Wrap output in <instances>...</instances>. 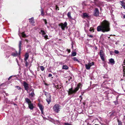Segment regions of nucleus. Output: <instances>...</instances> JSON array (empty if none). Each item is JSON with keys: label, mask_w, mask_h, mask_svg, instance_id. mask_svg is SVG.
<instances>
[{"label": "nucleus", "mask_w": 125, "mask_h": 125, "mask_svg": "<svg viewBox=\"0 0 125 125\" xmlns=\"http://www.w3.org/2000/svg\"><path fill=\"white\" fill-rule=\"evenodd\" d=\"M98 31H101L103 32L110 31V23L106 20H104L101 23V25L98 26L97 28Z\"/></svg>", "instance_id": "obj_1"}, {"label": "nucleus", "mask_w": 125, "mask_h": 125, "mask_svg": "<svg viewBox=\"0 0 125 125\" xmlns=\"http://www.w3.org/2000/svg\"><path fill=\"white\" fill-rule=\"evenodd\" d=\"M82 87V84L81 83H79L77 86L73 90V87L69 89L68 94H75L78 90L80 88Z\"/></svg>", "instance_id": "obj_2"}, {"label": "nucleus", "mask_w": 125, "mask_h": 125, "mask_svg": "<svg viewBox=\"0 0 125 125\" xmlns=\"http://www.w3.org/2000/svg\"><path fill=\"white\" fill-rule=\"evenodd\" d=\"M45 95L46 96L47 98L46 101L48 104H49L51 102V96L50 94L45 91L43 92Z\"/></svg>", "instance_id": "obj_3"}, {"label": "nucleus", "mask_w": 125, "mask_h": 125, "mask_svg": "<svg viewBox=\"0 0 125 125\" xmlns=\"http://www.w3.org/2000/svg\"><path fill=\"white\" fill-rule=\"evenodd\" d=\"M61 107L59 105L56 104L53 106V109L55 112L58 113L60 111Z\"/></svg>", "instance_id": "obj_4"}, {"label": "nucleus", "mask_w": 125, "mask_h": 125, "mask_svg": "<svg viewBox=\"0 0 125 125\" xmlns=\"http://www.w3.org/2000/svg\"><path fill=\"white\" fill-rule=\"evenodd\" d=\"M99 53L101 59L103 61H104L105 60V55L104 52L102 50H100Z\"/></svg>", "instance_id": "obj_5"}, {"label": "nucleus", "mask_w": 125, "mask_h": 125, "mask_svg": "<svg viewBox=\"0 0 125 125\" xmlns=\"http://www.w3.org/2000/svg\"><path fill=\"white\" fill-rule=\"evenodd\" d=\"M58 25L59 26L61 27L62 30H64L65 28L67 26V22H65L64 23H60Z\"/></svg>", "instance_id": "obj_6"}, {"label": "nucleus", "mask_w": 125, "mask_h": 125, "mask_svg": "<svg viewBox=\"0 0 125 125\" xmlns=\"http://www.w3.org/2000/svg\"><path fill=\"white\" fill-rule=\"evenodd\" d=\"M99 15V11L98 9L97 8L95 9L94 11V15L95 16H97Z\"/></svg>", "instance_id": "obj_7"}, {"label": "nucleus", "mask_w": 125, "mask_h": 125, "mask_svg": "<svg viewBox=\"0 0 125 125\" xmlns=\"http://www.w3.org/2000/svg\"><path fill=\"white\" fill-rule=\"evenodd\" d=\"M23 86L24 87L25 90L28 91L29 88L28 84L25 81H23Z\"/></svg>", "instance_id": "obj_8"}, {"label": "nucleus", "mask_w": 125, "mask_h": 125, "mask_svg": "<svg viewBox=\"0 0 125 125\" xmlns=\"http://www.w3.org/2000/svg\"><path fill=\"white\" fill-rule=\"evenodd\" d=\"M38 107H39V108L41 110L42 113V114H43V109H44V107L40 103H39L38 104Z\"/></svg>", "instance_id": "obj_9"}, {"label": "nucleus", "mask_w": 125, "mask_h": 125, "mask_svg": "<svg viewBox=\"0 0 125 125\" xmlns=\"http://www.w3.org/2000/svg\"><path fill=\"white\" fill-rule=\"evenodd\" d=\"M109 63H110L111 64L113 65L115 63V61L114 60L113 58H111L109 59Z\"/></svg>", "instance_id": "obj_10"}, {"label": "nucleus", "mask_w": 125, "mask_h": 125, "mask_svg": "<svg viewBox=\"0 0 125 125\" xmlns=\"http://www.w3.org/2000/svg\"><path fill=\"white\" fill-rule=\"evenodd\" d=\"M29 95L30 97L33 98L35 96V94L34 91H33L31 93H29Z\"/></svg>", "instance_id": "obj_11"}, {"label": "nucleus", "mask_w": 125, "mask_h": 125, "mask_svg": "<svg viewBox=\"0 0 125 125\" xmlns=\"http://www.w3.org/2000/svg\"><path fill=\"white\" fill-rule=\"evenodd\" d=\"M21 41H19V54H20V52L21 50Z\"/></svg>", "instance_id": "obj_12"}, {"label": "nucleus", "mask_w": 125, "mask_h": 125, "mask_svg": "<svg viewBox=\"0 0 125 125\" xmlns=\"http://www.w3.org/2000/svg\"><path fill=\"white\" fill-rule=\"evenodd\" d=\"M28 104L29 108L31 110H32L34 108L33 104L31 103Z\"/></svg>", "instance_id": "obj_13"}, {"label": "nucleus", "mask_w": 125, "mask_h": 125, "mask_svg": "<svg viewBox=\"0 0 125 125\" xmlns=\"http://www.w3.org/2000/svg\"><path fill=\"white\" fill-rule=\"evenodd\" d=\"M29 57V54L28 53H26L25 55V58L24 59V60H27Z\"/></svg>", "instance_id": "obj_14"}, {"label": "nucleus", "mask_w": 125, "mask_h": 125, "mask_svg": "<svg viewBox=\"0 0 125 125\" xmlns=\"http://www.w3.org/2000/svg\"><path fill=\"white\" fill-rule=\"evenodd\" d=\"M25 100L28 104L31 103V102L30 100L28 98H26L25 99Z\"/></svg>", "instance_id": "obj_15"}, {"label": "nucleus", "mask_w": 125, "mask_h": 125, "mask_svg": "<svg viewBox=\"0 0 125 125\" xmlns=\"http://www.w3.org/2000/svg\"><path fill=\"white\" fill-rule=\"evenodd\" d=\"M11 55L14 57H16L18 56V53L16 51L15 53H13L11 54Z\"/></svg>", "instance_id": "obj_16"}, {"label": "nucleus", "mask_w": 125, "mask_h": 125, "mask_svg": "<svg viewBox=\"0 0 125 125\" xmlns=\"http://www.w3.org/2000/svg\"><path fill=\"white\" fill-rule=\"evenodd\" d=\"M85 66L86 69L87 70H89L91 67L88 63L87 64H85Z\"/></svg>", "instance_id": "obj_17"}, {"label": "nucleus", "mask_w": 125, "mask_h": 125, "mask_svg": "<svg viewBox=\"0 0 125 125\" xmlns=\"http://www.w3.org/2000/svg\"><path fill=\"white\" fill-rule=\"evenodd\" d=\"M69 67L66 65H63L62 66V69L65 70H67L68 69Z\"/></svg>", "instance_id": "obj_18"}, {"label": "nucleus", "mask_w": 125, "mask_h": 125, "mask_svg": "<svg viewBox=\"0 0 125 125\" xmlns=\"http://www.w3.org/2000/svg\"><path fill=\"white\" fill-rule=\"evenodd\" d=\"M29 22L31 23H34V21L33 20V17H32L31 19H29Z\"/></svg>", "instance_id": "obj_19"}, {"label": "nucleus", "mask_w": 125, "mask_h": 125, "mask_svg": "<svg viewBox=\"0 0 125 125\" xmlns=\"http://www.w3.org/2000/svg\"><path fill=\"white\" fill-rule=\"evenodd\" d=\"M83 17L84 18H88L89 17V16L86 13H84L83 14Z\"/></svg>", "instance_id": "obj_20"}, {"label": "nucleus", "mask_w": 125, "mask_h": 125, "mask_svg": "<svg viewBox=\"0 0 125 125\" xmlns=\"http://www.w3.org/2000/svg\"><path fill=\"white\" fill-rule=\"evenodd\" d=\"M40 34H41L43 36L44 35H45L46 34V33L43 30H41V31L40 32Z\"/></svg>", "instance_id": "obj_21"}, {"label": "nucleus", "mask_w": 125, "mask_h": 125, "mask_svg": "<svg viewBox=\"0 0 125 125\" xmlns=\"http://www.w3.org/2000/svg\"><path fill=\"white\" fill-rule=\"evenodd\" d=\"M10 53L9 52H6V57L7 58H8L10 56Z\"/></svg>", "instance_id": "obj_22"}, {"label": "nucleus", "mask_w": 125, "mask_h": 125, "mask_svg": "<svg viewBox=\"0 0 125 125\" xmlns=\"http://www.w3.org/2000/svg\"><path fill=\"white\" fill-rule=\"evenodd\" d=\"M117 121L118 123V125H122V122L121 121L119 120V119H117Z\"/></svg>", "instance_id": "obj_23"}, {"label": "nucleus", "mask_w": 125, "mask_h": 125, "mask_svg": "<svg viewBox=\"0 0 125 125\" xmlns=\"http://www.w3.org/2000/svg\"><path fill=\"white\" fill-rule=\"evenodd\" d=\"M88 63L91 67L94 65V62H89Z\"/></svg>", "instance_id": "obj_24"}, {"label": "nucleus", "mask_w": 125, "mask_h": 125, "mask_svg": "<svg viewBox=\"0 0 125 125\" xmlns=\"http://www.w3.org/2000/svg\"><path fill=\"white\" fill-rule=\"evenodd\" d=\"M73 60L74 61H76L79 62V60L76 57H74L73 58Z\"/></svg>", "instance_id": "obj_25"}, {"label": "nucleus", "mask_w": 125, "mask_h": 125, "mask_svg": "<svg viewBox=\"0 0 125 125\" xmlns=\"http://www.w3.org/2000/svg\"><path fill=\"white\" fill-rule=\"evenodd\" d=\"M40 68L41 70L42 71H43L44 70V67H43V66H40Z\"/></svg>", "instance_id": "obj_26"}, {"label": "nucleus", "mask_w": 125, "mask_h": 125, "mask_svg": "<svg viewBox=\"0 0 125 125\" xmlns=\"http://www.w3.org/2000/svg\"><path fill=\"white\" fill-rule=\"evenodd\" d=\"M44 12L43 10L41 8V15L42 16H43L44 15Z\"/></svg>", "instance_id": "obj_27"}, {"label": "nucleus", "mask_w": 125, "mask_h": 125, "mask_svg": "<svg viewBox=\"0 0 125 125\" xmlns=\"http://www.w3.org/2000/svg\"><path fill=\"white\" fill-rule=\"evenodd\" d=\"M68 17L70 18H71V13L70 12H68L67 14Z\"/></svg>", "instance_id": "obj_28"}, {"label": "nucleus", "mask_w": 125, "mask_h": 125, "mask_svg": "<svg viewBox=\"0 0 125 125\" xmlns=\"http://www.w3.org/2000/svg\"><path fill=\"white\" fill-rule=\"evenodd\" d=\"M104 78L108 79L109 78L108 76L106 74L104 75L103 77Z\"/></svg>", "instance_id": "obj_29"}, {"label": "nucleus", "mask_w": 125, "mask_h": 125, "mask_svg": "<svg viewBox=\"0 0 125 125\" xmlns=\"http://www.w3.org/2000/svg\"><path fill=\"white\" fill-rule=\"evenodd\" d=\"M25 61V66L26 67H27L29 65L27 61V60H24Z\"/></svg>", "instance_id": "obj_30"}, {"label": "nucleus", "mask_w": 125, "mask_h": 125, "mask_svg": "<svg viewBox=\"0 0 125 125\" xmlns=\"http://www.w3.org/2000/svg\"><path fill=\"white\" fill-rule=\"evenodd\" d=\"M76 53L75 52H73L72 53V56H75L76 55Z\"/></svg>", "instance_id": "obj_31"}, {"label": "nucleus", "mask_w": 125, "mask_h": 125, "mask_svg": "<svg viewBox=\"0 0 125 125\" xmlns=\"http://www.w3.org/2000/svg\"><path fill=\"white\" fill-rule=\"evenodd\" d=\"M42 20L44 21L45 25H46L47 23L46 20V19H43Z\"/></svg>", "instance_id": "obj_32"}, {"label": "nucleus", "mask_w": 125, "mask_h": 125, "mask_svg": "<svg viewBox=\"0 0 125 125\" xmlns=\"http://www.w3.org/2000/svg\"><path fill=\"white\" fill-rule=\"evenodd\" d=\"M21 34L23 37H24L26 36V35L24 34V32H23Z\"/></svg>", "instance_id": "obj_33"}, {"label": "nucleus", "mask_w": 125, "mask_h": 125, "mask_svg": "<svg viewBox=\"0 0 125 125\" xmlns=\"http://www.w3.org/2000/svg\"><path fill=\"white\" fill-rule=\"evenodd\" d=\"M15 87V88H17V89L19 90H20L21 89V87L18 86H16Z\"/></svg>", "instance_id": "obj_34"}, {"label": "nucleus", "mask_w": 125, "mask_h": 125, "mask_svg": "<svg viewBox=\"0 0 125 125\" xmlns=\"http://www.w3.org/2000/svg\"><path fill=\"white\" fill-rule=\"evenodd\" d=\"M114 52L116 54H118L119 53V52L118 51L116 50H115Z\"/></svg>", "instance_id": "obj_35"}, {"label": "nucleus", "mask_w": 125, "mask_h": 125, "mask_svg": "<svg viewBox=\"0 0 125 125\" xmlns=\"http://www.w3.org/2000/svg\"><path fill=\"white\" fill-rule=\"evenodd\" d=\"M43 36V37H44V38H45L46 39H47L48 38V36L47 35H44Z\"/></svg>", "instance_id": "obj_36"}, {"label": "nucleus", "mask_w": 125, "mask_h": 125, "mask_svg": "<svg viewBox=\"0 0 125 125\" xmlns=\"http://www.w3.org/2000/svg\"><path fill=\"white\" fill-rule=\"evenodd\" d=\"M64 125H72L69 123H64Z\"/></svg>", "instance_id": "obj_37"}, {"label": "nucleus", "mask_w": 125, "mask_h": 125, "mask_svg": "<svg viewBox=\"0 0 125 125\" xmlns=\"http://www.w3.org/2000/svg\"><path fill=\"white\" fill-rule=\"evenodd\" d=\"M29 90L30 91V92L31 91L32 92L33 91H34V89H32L31 88H30L29 89Z\"/></svg>", "instance_id": "obj_38"}, {"label": "nucleus", "mask_w": 125, "mask_h": 125, "mask_svg": "<svg viewBox=\"0 0 125 125\" xmlns=\"http://www.w3.org/2000/svg\"><path fill=\"white\" fill-rule=\"evenodd\" d=\"M72 79V77H68V80L70 81Z\"/></svg>", "instance_id": "obj_39"}, {"label": "nucleus", "mask_w": 125, "mask_h": 125, "mask_svg": "<svg viewBox=\"0 0 125 125\" xmlns=\"http://www.w3.org/2000/svg\"><path fill=\"white\" fill-rule=\"evenodd\" d=\"M113 102L115 104H116L118 103V101H115Z\"/></svg>", "instance_id": "obj_40"}, {"label": "nucleus", "mask_w": 125, "mask_h": 125, "mask_svg": "<svg viewBox=\"0 0 125 125\" xmlns=\"http://www.w3.org/2000/svg\"><path fill=\"white\" fill-rule=\"evenodd\" d=\"M56 10H59V7L57 5L56 6Z\"/></svg>", "instance_id": "obj_41"}, {"label": "nucleus", "mask_w": 125, "mask_h": 125, "mask_svg": "<svg viewBox=\"0 0 125 125\" xmlns=\"http://www.w3.org/2000/svg\"><path fill=\"white\" fill-rule=\"evenodd\" d=\"M52 74H51L49 73V74L48 77H51L52 76Z\"/></svg>", "instance_id": "obj_42"}, {"label": "nucleus", "mask_w": 125, "mask_h": 125, "mask_svg": "<svg viewBox=\"0 0 125 125\" xmlns=\"http://www.w3.org/2000/svg\"><path fill=\"white\" fill-rule=\"evenodd\" d=\"M120 2L121 3V5L122 6V5H124V3L123 1H121Z\"/></svg>", "instance_id": "obj_43"}, {"label": "nucleus", "mask_w": 125, "mask_h": 125, "mask_svg": "<svg viewBox=\"0 0 125 125\" xmlns=\"http://www.w3.org/2000/svg\"><path fill=\"white\" fill-rule=\"evenodd\" d=\"M102 3L103 2H99L98 4L100 5H101Z\"/></svg>", "instance_id": "obj_44"}, {"label": "nucleus", "mask_w": 125, "mask_h": 125, "mask_svg": "<svg viewBox=\"0 0 125 125\" xmlns=\"http://www.w3.org/2000/svg\"><path fill=\"white\" fill-rule=\"evenodd\" d=\"M102 3L103 2H99L98 4L100 5H101Z\"/></svg>", "instance_id": "obj_45"}, {"label": "nucleus", "mask_w": 125, "mask_h": 125, "mask_svg": "<svg viewBox=\"0 0 125 125\" xmlns=\"http://www.w3.org/2000/svg\"><path fill=\"white\" fill-rule=\"evenodd\" d=\"M30 72H31V73L33 74V75H34V73L32 71H30Z\"/></svg>", "instance_id": "obj_46"}, {"label": "nucleus", "mask_w": 125, "mask_h": 125, "mask_svg": "<svg viewBox=\"0 0 125 125\" xmlns=\"http://www.w3.org/2000/svg\"><path fill=\"white\" fill-rule=\"evenodd\" d=\"M12 76H11L9 77L8 78V80H10V79H11Z\"/></svg>", "instance_id": "obj_47"}, {"label": "nucleus", "mask_w": 125, "mask_h": 125, "mask_svg": "<svg viewBox=\"0 0 125 125\" xmlns=\"http://www.w3.org/2000/svg\"><path fill=\"white\" fill-rule=\"evenodd\" d=\"M88 36L90 38H92L93 37L92 35H88Z\"/></svg>", "instance_id": "obj_48"}, {"label": "nucleus", "mask_w": 125, "mask_h": 125, "mask_svg": "<svg viewBox=\"0 0 125 125\" xmlns=\"http://www.w3.org/2000/svg\"><path fill=\"white\" fill-rule=\"evenodd\" d=\"M122 6L123 7V8L125 9V6L124 5H122Z\"/></svg>", "instance_id": "obj_49"}, {"label": "nucleus", "mask_w": 125, "mask_h": 125, "mask_svg": "<svg viewBox=\"0 0 125 125\" xmlns=\"http://www.w3.org/2000/svg\"><path fill=\"white\" fill-rule=\"evenodd\" d=\"M79 97L81 98V100L82 99V95H80V96Z\"/></svg>", "instance_id": "obj_50"}, {"label": "nucleus", "mask_w": 125, "mask_h": 125, "mask_svg": "<svg viewBox=\"0 0 125 125\" xmlns=\"http://www.w3.org/2000/svg\"><path fill=\"white\" fill-rule=\"evenodd\" d=\"M68 52L69 53L70 52V49H67Z\"/></svg>", "instance_id": "obj_51"}, {"label": "nucleus", "mask_w": 125, "mask_h": 125, "mask_svg": "<svg viewBox=\"0 0 125 125\" xmlns=\"http://www.w3.org/2000/svg\"><path fill=\"white\" fill-rule=\"evenodd\" d=\"M77 116V114H76L75 115V118H76Z\"/></svg>", "instance_id": "obj_52"}, {"label": "nucleus", "mask_w": 125, "mask_h": 125, "mask_svg": "<svg viewBox=\"0 0 125 125\" xmlns=\"http://www.w3.org/2000/svg\"><path fill=\"white\" fill-rule=\"evenodd\" d=\"M125 66H123V68L124 69L123 70L124 71L125 70Z\"/></svg>", "instance_id": "obj_53"}, {"label": "nucleus", "mask_w": 125, "mask_h": 125, "mask_svg": "<svg viewBox=\"0 0 125 125\" xmlns=\"http://www.w3.org/2000/svg\"><path fill=\"white\" fill-rule=\"evenodd\" d=\"M87 125H91V124L89 123H87Z\"/></svg>", "instance_id": "obj_54"}, {"label": "nucleus", "mask_w": 125, "mask_h": 125, "mask_svg": "<svg viewBox=\"0 0 125 125\" xmlns=\"http://www.w3.org/2000/svg\"><path fill=\"white\" fill-rule=\"evenodd\" d=\"M72 48L73 49V44H72Z\"/></svg>", "instance_id": "obj_55"}, {"label": "nucleus", "mask_w": 125, "mask_h": 125, "mask_svg": "<svg viewBox=\"0 0 125 125\" xmlns=\"http://www.w3.org/2000/svg\"><path fill=\"white\" fill-rule=\"evenodd\" d=\"M124 64H123V65H125V61L124 62H123Z\"/></svg>", "instance_id": "obj_56"}, {"label": "nucleus", "mask_w": 125, "mask_h": 125, "mask_svg": "<svg viewBox=\"0 0 125 125\" xmlns=\"http://www.w3.org/2000/svg\"><path fill=\"white\" fill-rule=\"evenodd\" d=\"M123 18L125 19V15L123 16Z\"/></svg>", "instance_id": "obj_57"}, {"label": "nucleus", "mask_w": 125, "mask_h": 125, "mask_svg": "<svg viewBox=\"0 0 125 125\" xmlns=\"http://www.w3.org/2000/svg\"><path fill=\"white\" fill-rule=\"evenodd\" d=\"M95 49L96 50H97V47H95Z\"/></svg>", "instance_id": "obj_58"}, {"label": "nucleus", "mask_w": 125, "mask_h": 125, "mask_svg": "<svg viewBox=\"0 0 125 125\" xmlns=\"http://www.w3.org/2000/svg\"><path fill=\"white\" fill-rule=\"evenodd\" d=\"M6 95L7 96H8V93H6Z\"/></svg>", "instance_id": "obj_59"}, {"label": "nucleus", "mask_w": 125, "mask_h": 125, "mask_svg": "<svg viewBox=\"0 0 125 125\" xmlns=\"http://www.w3.org/2000/svg\"><path fill=\"white\" fill-rule=\"evenodd\" d=\"M37 71H39V68H37Z\"/></svg>", "instance_id": "obj_60"}, {"label": "nucleus", "mask_w": 125, "mask_h": 125, "mask_svg": "<svg viewBox=\"0 0 125 125\" xmlns=\"http://www.w3.org/2000/svg\"><path fill=\"white\" fill-rule=\"evenodd\" d=\"M35 72L36 74H37V73H36L37 71H35Z\"/></svg>", "instance_id": "obj_61"}, {"label": "nucleus", "mask_w": 125, "mask_h": 125, "mask_svg": "<svg viewBox=\"0 0 125 125\" xmlns=\"http://www.w3.org/2000/svg\"><path fill=\"white\" fill-rule=\"evenodd\" d=\"M82 100H81H81H80V102H81Z\"/></svg>", "instance_id": "obj_62"}, {"label": "nucleus", "mask_w": 125, "mask_h": 125, "mask_svg": "<svg viewBox=\"0 0 125 125\" xmlns=\"http://www.w3.org/2000/svg\"><path fill=\"white\" fill-rule=\"evenodd\" d=\"M26 41L27 42H28V40H26Z\"/></svg>", "instance_id": "obj_63"}, {"label": "nucleus", "mask_w": 125, "mask_h": 125, "mask_svg": "<svg viewBox=\"0 0 125 125\" xmlns=\"http://www.w3.org/2000/svg\"><path fill=\"white\" fill-rule=\"evenodd\" d=\"M94 125H97V124H95Z\"/></svg>", "instance_id": "obj_64"}]
</instances>
